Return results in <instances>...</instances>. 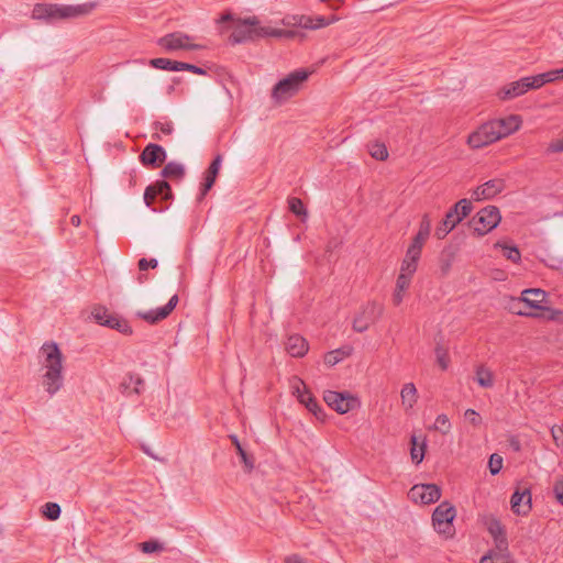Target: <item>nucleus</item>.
Masks as SVG:
<instances>
[{
    "label": "nucleus",
    "mask_w": 563,
    "mask_h": 563,
    "mask_svg": "<svg viewBox=\"0 0 563 563\" xmlns=\"http://www.w3.org/2000/svg\"><path fill=\"white\" fill-rule=\"evenodd\" d=\"M91 314L96 322L103 327H107V324L109 323V319L111 317V313L108 311V309L102 306L96 307L92 310Z\"/></svg>",
    "instance_id": "37998d69"
},
{
    "label": "nucleus",
    "mask_w": 563,
    "mask_h": 563,
    "mask_svg": "<svg viewBox=\"0 0 563 563\" xmlns=\"http://www.w3.org/2000/svg\"><path fill=\"white\" fill-rule=\"evenodd\" d=\"M70 223L74 225V227H79L80 223H81V220H80V217L78 214H74L71 218H70Z\"/></svg>",
    "instance_id": "774afa93"
},
{
    "label": "nucleus",
    "mask_w": 563,
    "mask_h": 563,
    "mask_svg": "<svg viewBox=\"0 0 563 563\" xmlns=\"http://www.w3.org/2000/svg\"><path fill=\"white\" fill-rule=\"evenodd\" d=\"M503 457L497 453H493L488 460V468L492 475H497L503 468Z\"/></svg>",
    "instance_id": "09e8293b"
},
{
    "label": "nucleus",
    "mask_w": 563,
    "mask_h": 563,
    "mask_svg": "<svg viewBox=\"0 0 563 563\" xmlns=\"http://www.w3.org/2000/svg\"><path fill=\"white\" fill-rule=\"evenodd\" d=\"M553 494L556 500L563 505V479L556 481L553 486Z\"/></svg>",
    "instance_id": "052dcab7"
},
{
    "label": "nucleus",
    "mask_w": 563,
    "mask_h": 563,
    "mask_svg": "<svg viewBox=\"0 0 563 563\" xmlns=\"http://www.w3.org/2000/svg\"><path fill=\"white\" fill-rule=\"evenodd\" d=\"M98 2L89 1L80 4L36 3L32 10V19L52 22L54 20L77 19L90 14Z\"/></svg>",
    "instance_id": "f257e3e1"
},
{
    "label": "nucleus",
    "mask_w": 563,
    "mask_h": 563,
    "mask_svg": "<svg viewBox=\"0 0 563 563\" xmlns=\"http://www.w3.org/2000/svg\"><path fill=\"white\" fill-rule=\"evenodd\" d=\"M285 563H307V561L299 554H290L285 558Z\"/></svg>",
    "instance_id": "0e129e2a"
},
{
    "label": "nucleus",
    "mask_w": 563,
    "mask_h": 563,
    "mask_svg": "<svg viewBox=\"0 0 563 563\" xmlns=\"http://www.w3.org/2000/svg\"><path fill=\"white\" fill-rule=\"evenodd\" d=\"M408 496L413 503L429 505L440 499L441 488L435 484H417L410 488Z\"/></svg>",
    "instance_id": "9b49d317"
},
{
    "label": "nucleus",
    "mask_w": 563,
    "mask_h": 563,
    "mask_svg": "<svg viewBox=\"0 0 563 563\" xmlns=\"http://www.w3.org/2000/svg\"><path fill=\"white\" fill-rule=\"evenodd\" d=\"M91 314L96 322L103 327H107V324L109 323V319L111 317V313L108 311V309L102 306L96 307L92 310Z\"/></svg>",
    "instance_id": "c03bdc74"
},
{
    "label": "nucleus",
    "mask_w": 563,
    "mask_h": 563,
    "mask_svg": "<svg viewBox=\"0 0 563 563\" xmlns=\"http://www.w3.org/2000/svg\"><path fill=\"white\" fill-rule=\"evenodd\" d=\"M410 444H411V449H410V455H411V460L415 464H420L423 459H424V454H426V449H427V442H426V439L423 438L421 440V442L419 443L418 442V438L413 434L411 435L410 438Z\"/></svg>",
    "instance_id": "cd10ccee"
},
{
    "label": "nucleus",
    "mask_w": 563,
    "mask_h": 563,
    "mask_svg": "<svg viewBox=\"0 0 563 563\" xmlns=\"http://www.w3.org/2000/svg\"><path fill=\"white\" fill-rule=\"evenodd\" d=\"M526 84H528V90H534L543 87L545 84L552 82V78L549 71L538 74L534 76L525 77Z\"/></svg>",
    "instance_id": "72a5a7b5"
},
{
    "label": "nucleus",
    "mask_w": 563,
    "mask_h": 563,
    "mask_svg": "<svg viewBox=\"0 0 563 563\" xmlns=\"http://www.w3.org/2000/svg\"><path fill=\"white\" fill-rule=\"evenodd\" d=\"M141 551L143 553H154V552H162L164 550L163 543L156 541V540H148L144 541L140 544Z\"/></svg>",
    "instance_id": "8fccbe9b"
},
{
    "label": "nucleus",
    "mask_w": 563,
    "mask_h": 563,
    "mask_svg": "<svg viewBox=\"0 0 563 563\" xmlns=\"http://www.w3.org/2000/svg\"><path fill=\"white\" fill-rule=\"evenodd\" d=\"M310 73L306 69H297L290 73L287 77L279 80L272 90V98L280 103L295 96L303 81L309 77Z\"/></svg>",
    "instance_id": "20e7f679"
},
{
    "label": "nucleus",
    "mask_w": 563,
    "mask_h": 563,
    "mask_svg": "<svg viewBox=\"0 0 563 563\" xmlns=\"http://www.w3.org/2000/svg\"><path fill=\"white\" fill-rule=\"evenodd\" d=\"M528 84H526L525 77L509 82L499 89L497 96L500 100H510L517 97H520L528 92L527 88Z\"/></svg>",
    "instance_id": "a211bd4d"
},
{
    "label": "nucleus",
    "mask_w": 563,
    "mask_h": 563,
    "mask_svg": "<svg viewBox=\"0 0 563 563\" xmlns=\"http://www.w3.org/2000/svg\"><path fill=\"white\" fill-rule=\"evenodd\" d=\"M481 563H514L511 556L507 550H495L489 551L488 554L481 559Z\"/></svg>",
    "instance_id": "c756f323"
},
{
    "label": "nucleus",
    "mask_w": 563,
    "mask_h": 563,
    "mask_svg": "<svg viewBox=\"0 0 563 563\" xmlns=\"http://www.w3.org/2000/svg\"><path fill=\"white\" fill-rule=\"evenodd\" d=\"M222 163V156L218 154L211 162L209 168L206 172L205 178H211L216 183Z\"/></svg>",
    "instance_id": "49530a36"
},
{
    "label": "nucleus",
    "mask_w": 563,
    "mask_h": 563,
    "mask_svg": "<svg viewBox=\"0 0 563 563\" xmlns=\"http://www.w3.org/2000/svg\"><path fill=\"white\" fill-rule=\"evenodd\" d=\"M167 154L164 147L155 143H148L139 156L140 162L144 166H151L153 168L164 163Z\"/></svg>",
    "instance_id": "dca6fc26"
},
{
    "label": "nucleus",
    "mask_w": 563,
    "mask_h": 563,
    "mask_svg": "<svg viewBox=\"0 0 563 563\" xmlns=\"http://www.w3.org/2000/svg\"><path fill=\"white\" fill-rule=\"evenodd\" d=\"M290 31L262 26L257 16L252 15L245 19H238L232 34L229 37L231 44H241L249 41H255L262 37H284L289 36Z\"/></svg>",
    "instance_id": "f03ea898"
},
{
    "label": "nucleus",
    "mask_w": 563,
    "mask_h": 563,
    "mask_svg": "<svg viewBox=\"0 0 563 563\" xmlns=\"http://www.w3.org/2000/svg\"><path fill=\"white\" fill-rule=\"evenodd\" d=\"M547 294L539 288L525 289L521 292V301L532 309H542L541 303L545 300Z\"/></svg>",
    "instance_id": "4be33fe9"
},
{
    "label": "nucleus",
    "mask_w": 563,
    "mask_h": 563,
    "mask_svg": "<svg viewBox=\"0 0 563 563\" xmlns=\"http://www.w3.org/2000/svg\"><path fill=\"white\" fill-rule=\"evenodd\" d=\"M157 196H161L164 200H169L173 198L170 185L164 179L157 180L155 184H152L145 188L143 196L144 203L153 211H156V209L153 208V202Z\"/></svg>",
    "instance_id": "2eb2a0df"
},
{
    "label": "nucleus",
    "mask_w": 563,
    "mask_h": 563,
    "mask_svg": "<svg viewBox=\"0 0 563 563\" xmlns=\"http://www.w3.org/2000/svg\"><path fill=\"white\" fill-rule=\"evenodd\" d=\"M153 129L159 131L165 135H170L174 132V125L172 121H155L153 122Z\"/></svg>",
    "instance_id": "864d4df0"
},
{
    "label": "nucleus",
    "mask_w": 563,
    "mask_h": 563,
    "mask_svg": "<svg viewBox=\"0 0 563 563\" xmlns=\"http://www.w3.org/2000/svg\"><path fill=\"white\" fill-rule=\"evenodd\" d=\"M476 382L481 387L490 388L494 385V376L490 369L478 366L476 368Z\"/></svg>",
    "instance_id": "c9c22d12"
},
{
    "label": "nucleus",
    "mask_w": 563,
    "mask_h": 563,
    "mask_svg": "<svg viewBox=\"0 0 563 563\" xmlns=\"http://www.w3.org/2000/svg\"><path fill=\"white\" fill-rule=\"evenodd\" d=\"M353 352V347L350 345L342 346L340 349L328 352L324 355V363L328 366H334L345 357L350 356Z\"/></svg>",
    "instance_id": "a878e982"
},
{
    "label": "nucleus",
    "mask_w": 563,
    "mask_h": 563,
    "mask_svg": "<svg viewBox=\"0 0 563 563\" xmlns=\"http://www.w3.org/2000/svg\"><path fill=\"white\" fill-rule=\"evenodd\" d=\"M418 267V261L406 257L402 260L400 273L407 276L409 279L412 278V275L416 273Z\"/></svg>",
    "instance_id": "a18cd8bd"
},
{
    "label": "nucleus",
    "mask_w": 563,
    "mask_h": 563,
    "mask_svg": "<svg viewBox=\"0 0 563 563\" xmlns=\"http://www.w3.org/2000/svg\"><path fill=\"white\" fill-rule=\"evenodd\" d=\"M433 428L439 430L442 434H446L451 430V422L446 415L441 413L435 418Z\"/></svg>",
    "instance_id": "de8ad7c7"
},
{
    "label": "nucleus",
    "mask_w": 563,
    "mask_h": 563,
    "mask_svg": "<svg viewBox=\"0 0 563 563\" xmlns=\"http://www.w3.org/2000/svg\"><path fill=\"white\" fill-rule=\"evenodd\" d=\"M496 131L500 132V139H504L514 132L518 131L521 126V119L519 115L511 114L504 119L492 120Z\"/></svg>",
    "instance_id": "6ab92c4d"
},
{
    "label": "nucleus",
    "mask_w": 563,
    "mask_h": 563,
    "mask_svg": "<svg viewBox=\"0 0 563 563\" xmlns=\"http://www.w3.org/2000/svg\"><path fill=\"white\" fill-rule=\"evenodd\" d=\"M500 139V132L496 131L493 121H487L481 124L475 131H473L467 137V144L473 150H479L488 146Z\"/></svg>",
    "instance_id": "423d86ee"
},
{
    "label": "nucleus",
    "mask_w": 563,
    "mask_h": 563,
    "mask_svg": "<svg viewBox=\"0 0 563 563\" xmlns=\"http://www.w3.org/2000/svg\"><path fill=\"white\" fill-rule=\"evenodd\" d=\"M178 301V295H174L169 298L168 302L165 306L156 309H151L147 311H137L135 316L150 324H155L166 319L176 308Z\"/></svg>",
    "instance_id": "4468645a"
},
{
    "label": "nucleus",
    "mask_w": 563,
    "mask_h": 563,
    "mask_svg": "<svg viewBox=\"0 0 563 563\" xmlns=\"http://www.w3.org/2000/svg\"><path fill=\"white\" fill-rule=\"evenodd\" d=\"M41 351L45 355L43 375V385L45 390L51 395H55L63 387V354L59 346L55 342H45Z\"/></svg>",
    "instance_id": "7ed1b4c3"
},
{
    "label": "nucleus",
    "mask_w": 563,
    "mask_h": 563,
    "mask_svg": "<svg viewBox=\"0 0 563 563\" xmlns=\"http://www.w3.org/2000/svg\"><path fill=\"white\" fill-rule=\"evenodd\" d=\"M185 175V168L181 164L176 162L167 163L161 172V176L164 178H183Z\"/></svg>",
    "instance_id": "f704fd0d"
},
{
    "label": "nucleus",
    "mask_w": 563,
    "mask_h": 563,
    "mask_svg": "<svg viewBox=\"0 0 563 563\" xmlns=\"http://www.w3.org/2000/svg\"><path fill=\"white\" fill-rule=\"evenodd\" d=\"M401 405L406 410L412 409L418 400V391L413 383H407L400 391Z\"/></svg>",
    "instance_id": "393cba45"
},
{
    "label": "nucleus",
    "mask_w": 563,
    "mask_h": 563,
    "mask_svg": "<svg viewBox=\"0 0 563 563\" xmlns=\"http://www.w3.org/2000/svg\"><path fill=\"white\" fill-rule=\"evenodd\" d=\"M435 355L438 364L443 371H445L449 367V356L446 351L442 346L438 345L435 347Z\"/></svg>",
    "instance_id": "603ef678"
},
{
    "label": "nucleus",
    "mask_w": 563,
    "mask_h": 563,
    "mask_svg": "<svg viewBox=\"0 0 563 563\" xmlns=\"http://www.w3.org/2000/svg\"><path fill=\"white\" fill-rule=\"evenodd\" d=\"M431 232V220L428 214H424L420 221L419 230L413 236L412 242L416 244L424 245Z\"/></svg>",
    "instance_id": "7c9ffc66"
},
{
    "label": "nucleus",
    "mask_w": 563,
    "mask_h": 563,
    "mask_svg": "<svg viewBox=\"0 0 563 563\" xmlns=\"http://www.w3.org/2000/svg\"><path fill=\"white\" fill-rule=\"evenodd\" d=\"M107 328L117 330L118 332L124 335H131L133 333V330L129 322L115 313H111Z\"/></svg>",
    "instance_id": "2f4dec72"
},
{
    "label": "nucleus",
    "mask_w": 563,
    "mask_h": 563,
    "mask_svg": "<svg viewBox=\"0 0 563 563\" xmlns=\"http://www.w3.org/2000/svg\"><path fill=\"white\" fill-rule=\"evenodd\" d=\"M384 307L376 302H367L362 311L353 320V330L356 332H365L369 325L376 322L383 314Z\"/></svg>",
    "instance_id": "1a4fd4ad"
},
{
    "label": "nucleus",
    "mask_w": 563,
    "mask_h": 563,
    "mask_svg": "<svg viewBox=\"0 0 563 563\" xmlns=\"http://www.w3.org/2000/svg\"><path fill=\"white\" fill-rule=\"evenodd\" d=\"M323 400L330 408L341 415L347 413L358 406L357 398L349 393L327 390L324 391Z\"/></svg>",
    "instance_id": "9d476101"
},
{
    "label": "nucleus",
    "mask_w": 563,
    "mask_h": 563,
    "mask_svg": "<svg viewBox=\"0 0 563 563\" xmlns=\"http://www.w3.org/2000/svg\"><path fill=\"white\" fill-rule=\"evenodd\" d=\"M43 516L48 520H57L60 517L62 509L56 503H46L42 507Z\"/></svg>",
    "instance_id": "ea45409f"
},
{
    "label": "nucleus",
    "mask_w": 563,
    "mask_h": 563,
    "mask_svg": "<svg viewBox=\"0 0 563 563\" xmlns=\"http://www.w3.org/2000/svg\"><path fill=\"white\" fill-rule=\"evenodd\" d=\"M505 189V180L495 178L487 180L483 185L476 187L472 192V198L476 201L493 199Z\"/></svg>",
    "instance_id": "f3484780"
},
{
    "label": "nucleus",
    "mask_w": 563,
    "mask_h": 563,
    "mask_svg": "<svg viewBox=\"0 0 563 563\" xmlns=\"http://www.w3.org/2000/svg\"><path fill=\"white\" fill-rule=\"evenodd\" d=\"M510 506L516 515L527 516L532 507L530 488L518 485L510 497Z\"/></svg>",
    "instance_id": "ddd939ff"
},
{
    "label": "nucleus",
    "mask_w": 563,
    "mask_h": 563,
    "mask_svg": "<svg viewBox=\"0 0 563 563\" xmlns=\"http://www.w3.org/2000/svg\"><path fill=\"white\" fill-rule=\"evenodd\" d=\"M369 155L377 161H385L388 157V151L384 143L374 142L368 144Z\"/></svg>",
    "instance_id": "58836bf2"
},
{
    "label": "nucleus",
    "mask_w": 563,
    "mask_h": 563,
    "mask_svg": "<svg viewBox=\"0 0 563 563\" xmlns=\"http://www.w3.org/2000/svg\"><path fill=\"white\" fill-rule=\"evenodd\" d=\"M495 247H500L503 250L504 256L511 261L512 263H519L521 260V254L519 249L516 245H507L504 242H497Z\"/></svg>",
    "instance_id": "e433bc0d"
},
{
    "label": "nucleus",
    "mask_w": 563,
    "mask_h": 563,
    "mask_svg": "<svg viewBox=\"0 0 563 563\" xmlns=\"http://www.w3.org/2000/svg\"><path fill=\"white\" fill-rule=\"evenodd\" d=\"M148 64H150V66H152L153 68H156V69L179 71L180 62L172 60V59L164 58V57H157V58L150 59Z\"/></svg>",
    "instance_id": "473e14b6"
},
{
    "label": "nucleus",
    "mask_w": 563,
    "mask_h": 563,
    "mask_svg": "<svg viewBox=\"0 0 563 563\" xmlns=\"http://www.w3.org/2000/svg\"><path fill=\"white\" fill-rule=\"evenodd\" d=\"M190 36L181 32L166 34L158 38L157 44L164 49L172 52L177 49H201L200 44H189Z\"/></svg>",
    "instance_id": "f8f14e48"
},
{
    "label": "nucleus",
    "mask_w": 563,
    "mask_h": 563,
    "mask_svg": "<svg viewBox=\"0 0 563 563\" xmlns=\"http://www.w3.org/2000/svg\"><path fill=\"white\" fill-rule=\"evenodd\" d=\"M294 20L295 24L302 29L314 30L312 15H297L294 16Z\"/></svg>",
    "instance_id": "3c124183"
},
{
    "label": "nucleus",
    "mask_w": 563,
    "mask_h": 563,
    "mask_svg": "<svg viewBox=\"0 0 563 563\" xmlns=\"http://www.w3.org/2000/svg\"><path fill=\"white\" fill-rule=\"evenodd\" d=\"M121 393L124 395H140L144 389V379L133 373H129L120 384Z\"/></svg>",
    "instance_id": "aec40b11"
},
{
    "label": "nucleus",
    "mask_w": 563,
    "mask_h": 563,
    "mask_svg": "<svg viewBox=\"0 0 563 563\" xmlns=\"http://www.w3.org/2000/svg\"><path fill=\"white\" fill-rule=\"evenodd\" d=\"M422 247H423L422 245L411 242V244L409 245V247L407 250L406 257L419 261V258L421 256Z\"/></svg>",
    "instance_id": "6e6d98bb"
},
{
    "label": "nucleus",
    "mask_w": 563,
    "mask_h": 563,
    "mask_svg": "<svg viewBox=\"0 0 563 563\" xmlns=\"http://www.w3.org/2000/svg\"><path fill=\"white\" fill-rule=\"evenodd\" d=\"M213 185H214V183L211 180V178L203 179V183L201 184V187H200V192L197 197L198 202H201L205 199V197L207 196L209 190L213 187Z\"/></svg>",
    "instance_id": "13d9d810"
},
{
    "label": "nucleus",
    "mask_w": 563,
    "mask_h": 563,
    "mask_svg": "<svg viewBox=\"0 0 563 563\" xmlns=\"http://www.w3.org/2000/svg\"><path fill=\"white\" fill-rule=\"evenodd\" d=\"M501 221L500 211L495 206L481 209L468 222V225L478 236H483L494 230Z\"/></svg>",
    "instance_id": "39448f33"
},
{
    "label": "nucleus",
    "mask_w": 563,
    "mask_h": 563,
    "mask_svg": "<svg viewBox=\"0 0 563 563\" xmlns=\"http://www.w3.org/2000/svg\"><path fill=\"white\" fill-rule=\"evenodd\" d=\"M488 531L493 536L495 545L498 550L508 549V541L505 529L498 520H494L493 522H490Z\"/></svg>",
    "instance_id": "b1692460"
},
{
    "label": "nucleus",
    "mask_w": 563,
    "mask_h": 563,
    "mask_svg": "<svg viewBox=\"0 0 563 563\" xmlns=\"http://www.w3.org/2000/svg\"><path fill=\"white\" fill-rule=\"evenodd\" d=\"M455 213L456 208H450L442 222L437 227L435 236L439 240L444 239L461 222V218L453 217Z\"/></svg>",
    "instance_id": "412c9836"
},
{
    "label": "nucleus",
    "mask_w": 563,
    "mask_h": 563,
    "mask_svg": "<svg viewBox=\"0 0 563 563\" xmlns=\"http://www.w3.org/2000/svg\"><path fill=\"white\" fill-rule=\"evenodd\" d=\"M411 279L404 274H399L396 280L395 291L393 294V303L399 306L402 302L404 294L410 286Z\"/></svg>",
    "instance_id": "c85d7f7f"
},
{
    "label": "nucleus",
    "mask_w": 563,
    "mask_h": 563,
    "mask_svg": "<svg viewBox=\"0 0 563 563\" xmlns=\"http://www.w3.org/2000/svg\"><path fill=\"white\" fill-rule=\"evenodd\" d=\"M158 266V262L156 258H145V257H142L137 262V267L141 272H145L147 271L148 268H156Z\"/></svg>",
    "instance_id": "4d7b16f0"
},
{
    "label": "nucleus",
    "mask_w": 563,
    "mask_h": 563,
    "mask_svg": "<svg viewBox=\"0 0 563 563\" xmlns=\"http://www.w3.org/2000/svg\"><path fill=\"white\" fill-rule=\"evenodd\" d=\"M180 70H187V71H190V73H194L197 75H206L207 74L206 69H203L199 66H196L194 64L184 63V62H180V64H179V71Z\"/></svg>",
    "instance_id": "bf43d9fd"
},
{
    "label": "nucleus",
    "mask_w": 563,
    "mask_h": 563,
    "mask_svg": "<svg viewBox=\"0 0 563 563\" xmlns=\"http://www.w3.org/2000/svg\"><path fill=\"white\" fill-rule=\"evenodd\" d=\"M464 418L474 427H478L482 424V418L479 413L474 409H466L464 412Z\"/></svg>",
    "instance_id": "5fc2aeb1"
},
{
    "label": "nucleus",
    "mask_w": 563,
    "mask_h": 563,
    "mask_svg": "<svg viewBox=\"0 0 563 563\" xmlns=\"http://www.w3.org/2000/svg\"><path fill=\"white\" fill-rule=\"evenodd\" d=\"M455 516V507L449 501H442L432 514V525L439 533L450 534Z\"/></svg>",
    "instance_id": "0eeeda50"
},
{
    "label": "nucleus",
    "mask_w": 563,
    "mask_h": 563,
    "mask_svg": "<svg viewBox=\"0 0 563 563\" xmlns=\"http://www.w3.org/2000/svg\"><path fill=\"white\" fill-rule=\"evenodd\" d=\"M232 444L235 446L238 454L241 457L242 463L244 464V468L247 473H250L254 468V457L249 454L244 448L242 446L238 435L230 434L229 435Z\"/></svg>",
    "instance_id": "bb28decb"
},
{
    "label": "nucleus",
    "mask_w": 563,
    "mask_h": 563,
    "mask_svg": "<svg viewBox=\"0 0 563 563\" xmlns=\"http://www.w3.org/2000/svg\"><path fill=\"white\" fill-rule=\"evenodd\" d=\"M306 339L299 334L290 335L286 343V350L292 357H302L308 352Z\"/></svg>",
    "instance_id": "5701e85b"
},
{
    "label": "nucleus",
    "mask_w": 563,
    "mask_h": 563,
    "mask_svg": "<svg viewBox=\"0 0 563 563\" xmlns=\"http://www.w3.org/2000/svg\"><path fill=\"white\" fill-rule=\"evenodd\" d=\"M289 210L296 214L297 217H301L302 221H305L308 217L307 209L300 198L291 197L288 199Z\"/></svg>",
    "instance_id": "4c0bfd02"
},
{
    "label": "nucleus",
    "mask_w": 563,
    "mask_h": 563,
    "mask_svg": "<svg viewBox=\"0 0 563 563\" xmlns=\"http://www.w3.org/2000/svg\"><path fill=\"white\" fill-rule=\"evenodd\" d=\"M548 151L552 153L563 152V137L550 143Z\"/></svg>",
    "instance_id": "e2e57ef3"
},
{
    "label": "nucleus",
    "mask_w": 563,
    "mask_h": 563,
    "mask_svg": "<svg viewBox=\"0 0 563 563\" xmlns=\"http://www.w3.org/2000/svg\"><path fill=\"white\" fill-rule=\"evenodd\" d=\"M549 74L552 78V82L556 81V80H560V79H563V67L560 68V69H552V70H549Z\"/></svg>",
    "instance_id": "69168bd1"
},
{
    "label": "nucleus",
    "mask_w": 563,
    "mask_h": 563,
    "mask_svg": "<svg viewBox=\"0 0 563 563\" xmlns=\"http://www.w3.org/2000/svg\"><path fill=\"white\" fill-rule=\"evenodd\" d=\"M312 20L314 30H318L335 23L340 18L336 14L312 15Z\"/></svg>",
    "instance_id": "79ce46f5"
},
{
    "label": "nucleus",
    "mask_w": 563,
    "mask_h": 563,
    "mask_svg": "<svg viewBox=\"0 0 563 563\" xmlns=\"http://www.w3.org/2000/svg\"><path fill=\"white\" fill-rule=\"evenodd\" d=\"M551 434L558 446L563 445V430L560 427H553L551 429Z\"/></svg>",
    "instance_id": "680f3d73"
},
{
    "label": "nucleus",
    "mask_w": 563,
    "mask_h": 563,
    "mask_svg": "<svg viewBox=\"0 0 563 563\" xmlns=\"http://www.w3.org/2000/svg\"><path fill=\"white\" fill-rule=\"evenodd\" d=\"M452 208H456V213L453 216L454 218H461V221L466 218L472 211V202L471 200L463 198L459 200Z\"/></svg>",
    "instance_id": "a19ab883"
},
{
    "label": "nucleus",
    "mask_w": 563,
    "mask_h": 563,
    "mask_svg": "<svg viewBox=\"0 0 563 563\" xmlns=\"http://www.w3.org/2000/svg\"><path fill=\"white\" fill-rule=\"evenodd\" d=\"M229 21H236V20L233 18L232 13L227 12V13H223L219 18L218 23H224V22H229Z\"/></svg>",
    "instance_id": "338daca9"
},
{
    "label": "nucleus",
    "mask_w": 563,
    "mask_h": 563,
    "mask_svg": "<svg viewBox=\"0 0 563 563\" xmlns=\"http://www.w3.org/2000/svg\"><path fill=\"white\" fill-rule=\"evenodd\" d=\"M291 389L299 402L305 405V407L318 419H322L324 417L322 408L319 406L311 391L306 387L303 380L299 377H294L291 380Z\"/></svg>",
    "instance_id": "6e6552de"
}]
</instances>
